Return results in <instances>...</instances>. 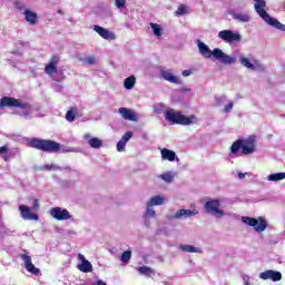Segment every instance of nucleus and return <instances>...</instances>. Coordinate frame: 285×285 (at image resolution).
<instances>
[{"label": "nucleus", "mask_w": 285, "mask_h": 285, "mask_svg": "<svg viewBox=\"0 0 285 285\" xmlns=\"http://www.w3.org/2000/svg\"><path fill=\"white\" fill-rule=\"evenodd\" d=\"M16 8H17L18 10H23L26 7L23 6V3L17 1V2H16Z\"/></svg>", "instance_id": "79ce46f5"}, {"label": "nucleus", "mask_w": 285, "mask_h": 285, "mask_svg": "<svg viewBox=\"0 0 285 285\" xmlns=\"http://www.w3.org/2000/svg\"><path fill=\"white\" fill-rule=\"evenodd\" d=\"M23 14L27 23H29L30 26H37L39 21V17L37 16V12L31 11L29 9H24Z\"/></svg>", "instance_id": "f3484780"}, {"label": "nucleus", "mask_w": 285, "mask_h": 285, "mask_svg": "<svg viewBox=\"0 0 285 285\" xmlns=\"http://www.w3.org/2000/svg\"><path fill=\"white\" fill-rule=\"evenodd\" d=\"M0 155H8V145L0 147Z\"/></svg>", "instance_id": "a19ab883"}, {"label": "nucleus", "mask_w": 285, "mask_h": 285, "mask_svg": "<svg viewBox=\"0 0 285 285\" xmlns=\"http://www.w3.org/2000/svg\"><path fill=\"white\" fill-rule=\"evenodd\" d=\"M132 138V131H127L120 139V141H124L125 144H128L130 139Z\"/></svg>", "instance_id": "e433bc0d"}, {"label": "nucleus", "mask_w": 285, "mask_h": 285, "mask_svg": "<svg viewBox=\"0 0 285 285\" xmlns=\"http://www.w3.org/2000/svg\"><path fill=\"white\" fill-rule=\"evenodd\" d=\"M117 150H118V153H124V150H126V142L124 140L118 141Z\"/></svg>", "instance_id": "4c0bfd02"}, {"label": "nucleus", "mask_w": 285, "mask_h": 285, "mask_svg": "<svg viewBox=\"0 0 285 285\" xmlns=\"http://www.w3.org/2000/svg\"><path fill=\"white\" fill-rule=\"evenodd\" d=\"M19 212L21 214L22 219L33 220V222L39 220V215L32 214V209H30V207H28L26 205H20L19 206Z\"/></svg>", "instance_id": "4468645a"}, {"label": "nucleus", "mask_w": 285, "mask_h": 285, "mask_svg": "<svg viewBox=\"0 0 285 285\" xmlns=\"http://www.w3.org/2000/svg\"><path fill=\"white\" fill-rule=\"evenodd\" d=\"M58 14H63V11L61 9H59Z\"/></svg>", "instance_id": "09e8293b"}, {"label": "nucleus", "mask_w": 285, "mask_h": 285, "mask_svg": "<svg viewBox=\"0 0 285 285\" xmlns=\"http://www.w3.org/2000/svg\"><path fill=\"white\" fill-rule=\"evenodd\" d=\"M146 215H148V217H157V213L155 212V209H153V206H150L148 203L146 208Z\"/></svg>", "instance_id": "c9c22d12"}, {"label": "nucleus", "mask_w": 285, "mask_h": 285, "mask_svg": "<svg viewBox=\"0 0 285 285\" xmlns=\"http://www.w3.org/2000/svg\"><path fill=\"white\" fill-rule=\"evenodd\" d=\"M233 19H235L236 21H239L240 23H248V21H250V16H248L247 13H233Z\"/></svg>", "instance_id": "412c9836"}, {"label": "nucleus", "mask_w": 285, "mask_h": 285, "mask_svg": "<svg viewBox=\"0 0 285 285\" xmlns=\"http://www.w3.org/2000/svg\"><path fill=\"white\" fill-rule=\"evenodd\" d=\"M164 196H154L149 199L147 204H149V206H164Z\"/></svg>", "instance_id": "5701e85b"}, {"label": "nucleus", "mask_w": 285, "mask_h": 285, "mask_svg": "<svg viewBox=\"0 0 285 285\" xmlns=\"http://www.w3.org/2000/svg\"><path fill=\"white\" fill-rule=\"evenodd\" d=\"M165 119L169 121L173 126L176 124L178 126H190L197 121L196 115L186 116L181 111L167 110L165 112Z\"/></svg>", "instance_id": "7ed1b4c3"}, {"label": "nucleus", "mask_w": 285, "mask_h": 285, "mask_svg": "<svg viewBox=\"0 0 285 285\" xmlns=\"http://www.w3.org/2000/svg\"><path fill=\"white\" fill-rule=\"evenodd\" d=\"M255 137H249L247 140L238 139L230 146L232 155H237L242 150V155H253L255 153Z\"/></svg>", "instance_id": "423d86ee"}, {"label": "nucleus", "mask_w": 285, "mask_h": 285, "mask_svg": "<svg viewBox=\"0 0 285 285\" xmlns=\"http://www.w3.org/2000/svg\"><path fill=\"white\" fill-rule=\"evenodd\" d=\"M261 279H272V282H281L282 273L275 272L273 269H267L259 274Z\"/></svg>", "instance_id": "2eb2a0df"}, {"label": "nucleus", "mask_w": 285, "mask_h": 285, "mask_svg": "<svg viewBox=\"0 0 285 285\" xmlns=\"http://www.w3.org/2000/svg\"><path fill=\"white\" fill-rule=\"evenodd\" d=\"M77 107H71L66 114V120L70 122L75 121V119H77Z\"/></svg>", "instance_id": "a878e982"}, {"label": "nucleus", "mask_w": 285, "mask_h": 285, "mask_svg": "<svg viewBox=\"0 0 285 285\" xmlns=\"http://www.w3.org/2000/svg\"><path fill=\"white\" fill-rule=\"evenodd\" d=\"M160 155L164 161H175L177 159V154L168 148H163Z\"/></svg>", "instance_id": "6ab92c4d"}, {"label": "nucleus", "mask_w": 285, "mask_h": 285, "mask_svg": "<svg viewBox=\"0 0 285 285\" xmlns=\"http://www.w3.org/2000/svg\"><path fill=\"white\" fill-rule=\"evenodd\" d=\"M131 257H132V252L125 250L120 256V262H122V264H128V262H130Z\"/></svg>", "instance_id": "2f4dec72"}, {"label": "nucleus", "mask_w": 285, "mask_h": 285, "mask_svg": "<svg viewBox=\"0 0 285 285\" xmlns=\"http://www.w3.org/2000/svg\"><path fill=\"white\" fill-rule=\"evenodd\" d=\"M94 30L95 32H97V35H99V37H101L102 39H106L107 41H115V39H117V36L115 35V32L101 27V26H94Z\"/></svg>", "instance_id": "ddd939ff"}, {"label": "nucleus", "mask_w": 285, "mask_h": 285, "mask_svg": "<svg viewBox=\"0 0 285 285\" xmlns=\"http://www.w3.org/2000/svg\"><path fill=\"white\" fill-rule=\"evenodd\" d=\"M3 159H4V161H8V156H4Z\"/></svg>", "instance_id": "8fccbe9b"}, {"label": "nucleus", "mask_w": 285, "mask_h": 285, "mask_svg": "<svg viewBox=\"0 0 285 285\" xmlns=\"http://www.w3.org/2000/svg\"><path fill=\"white\" fill-rule=\"evenodd\" d=\"M180 249L184 253H202V249H199L198 247H195L193 245H180Z\"/></svg>", "instance_id": "bb28decb"}, {"label": "nucleus", "mask_w": 285, "mask_h": 285, "mask_svg": "<svg viewBox=\"0 0 285 285\" xmlns=\"http://www.w3.org/2000/svg\"><path fill=\"white\" fill-rule=\"evenodd\" d=\"M239 61L242 63V66H244L245 68H248L249 70H255V65H253V62H250V60L246 57H240Z\"/></svg>", "instance_id": "c85d7f7f"}, {"label": "nucleus", "mask_w": 285, "mask_h": 285, "mask_svg": "<svg viewBox=\"0 0 285 285\" xmlns=\"http://www.w3.org/2000/svg\"><path fill=\"white\" fill-rule=\"evenodd\" d=\"M233 102L227 104L224 108V112H230L233 110Z\"/></svg>", "instance_id": "ea45409f"}, {"label": "nucleus", "mask_w": 285, "mask_h": 285, "mask_svg": "<svg viewBox=\"0 0 285 285\" xmlns=\"http://www.w3.org/2000/svg\"><path fill=\"white\" fill-rule=\"evenodd\" d=\"M190 75H193V71H190V70L183 71V77H190Z\"/></svg>", "instance_id": "c03bdc74"}, {"label": "nucleus", "mask_w": 285, "mask_h": 285, "mask_svg": "<svg viewBox=\"0 0 285 285\" xmlns=\"http://www.w3.org/2000/svg\"><path fill=\"white\" fill-rule=\"evenodd\" d=\"M244 177H246V175H244L243 173H239V174H238V178H239V179H244Z\"/></svg>", "instance_id": "de8ad7c7"}, {"label": "nucleus", "mask_w": 285, "mask_h": 285, "mask_svg": "<svg viewBox=\"0 0 285 285\" xmlns=\"http://www.w3.org/2000/svg\"><path fill=\"white\" fill-rule=\"evenodd\" d=\"M244 224H247V226H252L256 233H264L266 230V227L268 226V223H266V219L263 217L253 218V217H243Z\"/></svg>", "instance_id": "6e6552de"}, {"label": "nucleus", "mask_w": 285, "mask_h": 285, "mask_svg": "<svg viewBox=\"0 0 285 285\" xmlns=\"http://www.w3.org/2000/svg\"><path fill=\"white\" fill-rule=\"evenodd\" d=\"M256 1L254 8L257 14L267 23L268 26H272L273 28H276V30H281L282 32H285V24L279 22L277 19L271 17L268 12H266V1L265 0H254Z\"/></svg>", "instance_id": "f03ea898"}, {"label": "nucleus", "mask_w": 285, "mask_h": 285, "mask_svg": "<svg viewBox=\"0 0 285 285\" xmlns=\"http://www.w3.org/2000/svg\"><path fill=\"white\" fill-rule=\"evenodd\" d=\"M135 83H137V78H135V76H130L125 79L124 86L127 90H132L135 88Z\"/></svg>", "instance_id": "b1692460"}, {"label": "nucleus", "mask_w": 285, "mask_h": 285, "mask_svg": "<svg viewBox=\"0 0 285 285\" xmlns=\"http://www.w3.org/2000/svg\"><path fill=\"white\" fill-rule=\"evenodd\" d=\"M187 13H188V8L186 7V4H180L175 12L177 17H183V14H187Z\"/></svg>", "instance_id": "473e14b6"}, {"label": "nucleus", "mask_w": 285, "mask_h": 285, "mask_svg": "<svg viewBox=\"0 0 285 285\" xmlns=\"http://www.w3.org/2000/svg\"><path fill=\"white\" fill-rule=\"evenodd\" d=\"M45 168H46L47 170H52V165H46Z\"/></svg>", "instance_id": "49530a36"}, {"label": "nucleus", "mask_w": 285, "mask_h": 285, "mask_svg": "<svg viewBox=\"0 0 285 285\" xmlns=\"http://www.w3.org/2000/svg\"><path fill=\"white\" fill-rule=\"evenodd\" d=\"M160 179H163L167 184H170V183H173V179H175V177H173V174H170V173H165V174L160 175Z\"/></svg>", "instance_id": "f704fd0d"}, {"label": "nucleus", "mask_w": 285, "mask_h": 285, "mask_svg": "<svg viewBox=\"0 0 285 285\" xmlns=\"http://www.w3.org/2000/svg\"><path fill=\"white\" fill-rule=\"evenodd\" d=\"M219 39L226 41L227 43H233L235 41H242V35L233 30H222L218 32Z\"/></svg>", "instance_id": "1a4fd4ad"}, {"label": "nucleus", "mask_w": 285, "mask_h": 285, "mask_svg": "<svg viewBox=\"0 0 285 285\" xmlns=\"http://www.w3.org/2000/svg\"><path fill=\"white\" fill-rule=\"evenodd\" d=\"M267 179L268 181H282V179H285V173L271 174Z\"/></svg>", "instance_id": "cd10ccee"}, {"label": "nucleus", "mask_w": 285, "mask_h": 285, "mask_svg": "<svg viewBox=\"0 0 285 285\" xmlns=\"http://www.w3.org/2000/svg\"><path fill=\"white\" fill-rule=\"evenodd\" d=\"M0 108H20L22 115L28 117L32 112V105L14 97L4 96L0 99Z\"/></svg>", "instance_id": "20e7f679"}, {"label": "nucleus", "mask_w": 285, "mask_h": 285, "mask_svg": "<svg viewBox=\"0 0 285 285\" xmlns=\"http://www.w3.org/2000/svg\"><path fill=\"white\" fill-rule=\"evenodd\" d=\"M50 215L53 217V219H57V222H63L67 219H70V212L68 209H62L61 207H53L50 209Z\"/></svg>", "instance_id": "9d476101"}, {"label": "nucleus", "mask_w": 285, "mask_h": 285, "mask_svg": "<svg viewBox=\"0 0 285 285\" xmlns=\"http://www.w3.org/2000/svg\"><path fill=\"white\" fill-rule=\"evenodd\" d=\"M160 76L165 81H169V83H179V78L170 73L168 70H160Z\"/></svg>", "instance_id": "aec40b11"}, {"label": "nucleus", "mask_w": 285, "mask_h": 285, "mask_svg": "<svg viewBox=\"0 0 285 285\" xmlns=\"http://www.w3.org/2000/svg\"><path fill=\"white\" fill-rule=\"evenodd\" d=\"M104 145V142L101 141V139L97 138V137H94L91 139H89V146L91 148H101V146Z\"/></svg>", "instance_id": "c756f323"}, {"label": "nucleus", "mask_w": 285, "mask_h": 285, "mask_svg": "<svg viewBox=\"0 0 285 285\" xmlns=\"http://www.w3.org/2000/svg\"><path fill=\"white\" fill-rule=\"evenodd\" d=\"M195 215H199V212L194 209H179L176 212V214L173 216V219H186L188 217H195Z\"/></svg>", "instance_id": "dca6fc26"}, {"label": "nucleus", "mask_w": 285, "mask_h": 285, "mask_svg": "<svg viewBox=\"0 0 285 285\" xmlns=\"http://www.w3.org/2000/svg\"><path fill=\"white\" fill-rule=\"evenodd\" d=\"M81 61L83 66H95V63H97V57L89 56V57L82 58Z\"/></svg>", "instance_id": "7c9ffc66"}, {"label": "nucleus", "mask_w": 285, "mask_h": 285, "mask_svg": "<svg viewBox=\"0 0 285 285\" xmlns=\"http://www.w3.org/2000/svg\"><path fill=\"white\" fill-rule=\"evenodd\" d=\"M150 28H151L155 37H157V39H160L161 35H164V28H161L160 24H157L155 22H150Z\"/></svg>", "instance_id": "4be33fe9"}, {"label": "nucleus", "mask_w": 285, "mask_h": 285, "mask_svg": "<svg viewBox=\"0 0 285 285\" xmlns=\"http://www.w3.org/2000/svg\"><path fill=\"white\" fill-rule=\"evenodd\" d=\"M59 61H61V58L59 56H52L49 60V63L45 66V72L49 77H52V75H57V66H59Z\"/></svg>", "instance_id": "f8f14e48"}, {"label": "nucleus", "mask_w": 285, "mask_h": 285, "mask_svg": "<svg viewBox=\"0 0 285 285\" xmlns=\"http://www.w3.org/2000/svg\"><path fill=\"white\" fill-rule=\"evenodd\" d=\"M222 208V203L219 199H209L205 203L204 209L207 215H214V217L222 218L224 217V210Z\"/></svg>", "instance_id": "0eeeda50"}, {"label": "nucleus", "mask_w": 285, "mask_h": 285, "mask_svg": "<svg viewBox=\"0 0 285 285\" xmlns=\"http://www.w3.org/2000/svg\"><path fill=\"white\" fill-rule=\"evenodd\" d=\"M20 259L24 263V268L28 271V273H31V275H39L41 271L32 264V257H30L27 254H20Z\"/></svg>", "instance_id": "9b49d317"}, {"label": "nucleus", "mask_w": 285, "mask_h": 285, "mask_svg": "<svg viewBox=\"0 0 285 285\" xmlns=\"http://www.w3.org/2000/svg\"><path fill=\"white\" fill-rule=\"evenodd\" d=\"M78 269L81 273H92V264L89 261H83V263L78 265Z\"/></svg>", "instance_id": "393cba45"}, {"label": "nucleus", "mask_w": 285, "mask_h": 285, "mask_svg": "<svg viewBox=\"0 0 285 285\" xmlns=\"http://www.w3.org/2000/svg\"><path fill=\"white\" fill-rule=\"evenodd\" d=\"M116 8H125L126 7V0H115Z\"/></svg>", "instance_id": "58836bf2"}, {"label": "nucleus", "mask_w": 285, "mask_h": 285, "mask_svg": "<svg viewBox=\"0 0 285 285\" xmlns=\"http://www.w3.org/2000/svg\"><path fill=\"white\" fill-rule=\"evenodd\" d=\"M29 146L42 153H59V150H61V144L50 139L32 138L29 141Z\"/></svg>", "instance_id": "39448f33"}, {"label": "nucleus", "mask_w": 285, "mask_h": 285, "mask_svg": "<svg viewBox=\"0 0 285 285\" xmlns=\"http://www.w3.org/2000/svg\"><path fill=\"white\" fill-rule=\"evenodd\" d=\"M198 50H199L200 55L203 57H205V59H210V57H214V59H218V61H220V63L228 65V66L235 63V61H236L235 58L226 55L219 48H215L212 51L210 48L208 47V45H206L202 41L198 42Z\"/></svg>", "instance_id": "f257e3e1"}, {"label": "nucleus", "mask_w": 285, "mask_h": 285, "mask_svg": "<svg viewBox=\"0 0 285 285\" xmlns=\"http://www.w3.org/2000/svg\"><path fill=\"white\" fill-rule=\"evenodd\" d=\"M78 259H80V262H82V264H83V262H88L86 259V256H83L82 254H78Z\"/></svg>", "instance_id": "a18cd8bd"}, {"label": "nucleus", "mask_w": 285, "mask_h": 285, "mask_svg": "<svg viewBox=\"0 0 285 285\" xmlns=\"http://www.w3.org/2000/svg\"><path fill=\"white\" fill-rule=\"evenodd\" d=\"M138 273H140V275H151L153 274V269L148 266H140L137 268Z\"/></svg>", "instance_id": "72a5a7b5"}, {"label": "nucleus", "mask_w": 285, "mask_h": 285, "mask_svg": "<svg viewBox=\"0 0 285 285\" xmlns=\"http://www.w3.org/2000/svg\"><path fill=\"white\" fill-rule=\"evenodd\" d=\"M39 208V199L33 200L32 209L37 210Z\"/></svg>", "instance_id": "37998d69"}, {"label": "nucleus", "mask_w": 285, "mask_h": 285, "mask_svg": "<svg viewBox=\"0 0 285 285\" xmlns=\"http://www.w3.org/2000/svg\"><path fill=\"white\" fill-rule=\"evenodd\" d=\"M119 115L127 119V121H137V114H135L131 109L126 107H121L118 109Z\"/></svg>", "instance_id": "a211bd4d"}]
</instances>
